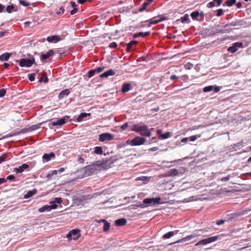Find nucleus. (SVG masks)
<instances>
[{"label": "nucleus", "instance_id": "obj_1", "mask_svg": "<svg viewBox=\"0 0 251 251\" xmlns=\"http://www.w3.org/2000/svg\"><path fill=\"white\" fill-rule=\"evenodd\" d=\"M153 129V128L149 129L148 126L145 125L139 126L136 125H133L131 128L132 131L139 132L141 135L146 137H150L151 135V130Z\"/></svg>", "mask_w": 251, "mask_h": 251}, {"label": "nucleus", "instance_id": "obj_2", "mask_svg": "<svg viewBox=\"0 0 251 251\" xmlns=\"http://www.w3.org/2000/svg\"><path fill=\"white\" fill-rule=\"evenodd\" d=\"M161 198L158 197L155 198H148L145 199L143 201V204L145 206V207L148 206H156L161 204Z\"/></svg>", "mask_w": 251, "mask_h": 251}, {"label": "nucleus", "instance_id": "obj_3", "mask_svg": "<svg viewBox=\"0 0 251 251\" xmlns=\"http://www.w3.org/2000/svg\"><path fill=\"white\" fill-rule=\"evenodd\" d=\"M81 236L79 229L71 230L67 235V237L71 240H77Z\"/></svg>", "mask_w": 251, "mask_h": 251}, {"label": "nucleus", "instance_id": "obj_4", "mask_svg": "<svg viewBox=\"0 0 251 251\" xmlns=\"http://www.w3.org/2000/svg\"><path fill=\"white\" fill-rule=\"evenodd\" d=\"M219 239L218 236H214L212 237H210L207 238L206 239L201 240L198 242L197 243L195 244L196 246H198L199 245H205L206 244L211 243L212 242H215Z\"/></svg>", "mask_w": 251, "mask_h": 251}, {"label": "nucleus", "instance_id": "obj_5", "mask_svg": "<svg viewBox=\"0 0 251 251\" xmlns=\"http://www.w3.org/2000/svg\"><path fill=\"white\" fill-rule=\"evenodd\" d=\"M19 65L22 67H30L35 63L34 59L23 58L19 60Z\"/></svg>", "mask_w": 251, "mask_h": 251}, {"label": "nucleus", "instance_id": "obj_6", "mask_svg": "<svg viewBox=\"0 0 251 251\" xmlns=\"http://www.w3.org/2000/svg\"><path fill=\"white\" fill-rule=\"evenodd\" d=\"M109 161V159H108L106 158V159H102L101 160L96 161L93 162V163H92V164L94 166V167L95 168H97V170L99 168H104V169L107 168H106V167H107L106 164Z\"/></svg>", "mask_w": 251, "mask_h": 251}, {"label": "nucleus", "instance_id": "obj_7", "mask_svg": "<svg viewBox=\"0 0 251 251\" xmlns=\"http://www.w3.org/2000/svg\"><path fill=\"white\" fill-rule=\"evenodd\" d=\"M129 142L131 143L132 146H139L143 145L145 143V142H146V139L141 137L137 136L133 138L131 141H127L128 143Z\"/></svg>", "mask_w": 251, "mask_h": 251}, {"label": "nucleus", "instance_id": "obj_8", "mask_svg": "<svg viewBox=\"0 0 251 251\" xmlns=\"http://www.w3.org/2000/svg\"><path fill=\"white\" fill-rule=\"evenodd\" d=\"M114 136L108 132L103 133L99 135V140L100 142H104L106 141H111L113 140Z\"/></svg>", "mask_w": 251, "mask_h": 251}, {"label": "nucleus", "instance_id": "obj_9", "mask_svg": "<svg viewBox=\"0 0 251 251\" xmlns=\"http://www.w3.org/2000/svg\"><path fill=\"white\" fill-rule=\"evenodd\" d=\"M243 43L242 42H236L234 43L231 47L227 49V50L232 53L236 52L238 48H242Z\"/></svg>", "mask_w": 251, "mask_h": 251}, {"label": "nucleus", "instance_id": "obj_10", "mask_svg": "<svg viewBox=\"0 0 251 251\" xmlns=\"http://www.w3.org/2000/svg\"><path fill=\"white\" fill-rule=\"evenodd\" d=\"M84 169L85 171V175L86 176H90L97 170V168H95L94 166L92 164L86 166Z\"/></svg>", "mask_w": 251, "mask_h": 251}, {"label": "nucleus", "instance_id": "obj_11", "mask_svg": "<svg viewBox=\"0 0 251 251\" xmlns=\"http://www.w3.org/2000/svg\"><path fill=\"white\" fill-rule=\"evenodd\" d=\"M96 222L97 223H101L102 222L104 223V226L103 227V230L104 232H106L108 230H109L110 227V224L108 221L104 219H101L100 220H96Z\"/></svg>", "mask_w": 251, "mask_h": 251}, {"label": "nucleus", "instance_id": "obj_12", "mask_svg": "<svg viewBox=\"0 0 251 251\" xmlns=\"http://www.w3.org/2000/svg\"><path fill=\"white\" fill-rule=\"evenodd\" d=\"M165 19H166V18L164 17H161L157 20H155V18H153L152 19H151L147 21V22H149L148 26H150L151 25L157 24L160 22L164 21Z\"/></svg>", "mask_w": 251, "mask_h": 251}, {"label": "nucleus", "instance_id": "obj_13", "mask_svg": "<svg viewBox=\"0 0 251 251\" xmlns=\"http://www.w3.org/2000/svg\"><path fill=\"white\" fill-rule=\"evenodd\" d=\"M213 89L214 90V92L217 93L220 91V87L216 86L214 88L213 86L209 85L203 88V91L204 92H208L211 91Z\"/></svg>", "mask_w": 251, "mask_h": 251}, {"label": "nucleus", "instance_id": "obj_14", "mask_svg": "<svg viewBox=\"0 0 251 251\" xmlns=\"http://www.w3.org/2000/svg\"><path fill=\"white\" fill-rule=\"evenodd\" d=\"M197 236V235H188L184 238L179 239L174 243L170 244V245H172V244H174L175 243H182V242H186L187 241H189Z\"/></svg>", "mask_w": 251, "mask_h": 251}, {"label": "nucleus", "instance_id": "obj_15", "mask_svg": "<svg viewBox=\"0 0 251 251\" xmlns=\"http://www.w3.org/2000/svg\"><path fill=\"white\" fill-rule=\"evenodd\" d=\"M66 123V118L63 117L61 119H57L56 121H54L52 123L51 125L53 126H63Z\"/></svg>", "mask_w": 251, "mask_h": 251}, {"label": "nucleus", "instance_id": "obj_16", "mask_svg": "<svg viewBox=\"0 0 251 251\" xmlns=\"http://www.w3.org/2000/svg\"><path fill=\"white\" fill-rule=\"evenodd\" d=\"M29 168V165L27 164H23L18 168L14 169V171L17 173H22L24 170L27 169Z\"/></svg>", "mask_w": 251, "mask_h": 251}, {"label": "nucleus", "instance_id": "obj_17", "mask_svg": "<svg viewBox=\"0 0 251 251\" xmlns=\"http://www.w3.org/2000/svg\"><path fill=\"white\" fill-rule=\"evenodd\" d=\"M115 75V72L112 69H109L108 71L105 72L103 74H101L100 77L101 78L108 77L109 76H112Z\"/></svg>", "mask_w": 251, "mask_h": 251}, {"label": "nucleus", "instance_id": "obj_18", "mask_svg": "<svg viewBox=\"0 0 251 251\" xmlns=\"http://www.w3.org/2000/svg\"><path fill=\"white\" fill-rule=\"evenodd\" d=\"M70 93V91L69 89H66L62 91L58 95V98L59 100H61L64 97H67L69 95Z\"/></svg>", "mask_w": 251, "mask_h": 251}, {"label": "nucleus", "instance_id": "obj_19", "mask_svg": "<svg viewBox=\"0 0 251 251\" xmlns=\"http://www.w3.org/2000/svg\"><path fill=\"white\" fill-rule=\"evenodd\" d=\"M47 40L49 42L56 43L60 40V38L59 36L53 35V36H49L47 38Z\"/></svg>", "mask_w": 251, "mask_h": 251}, {"label": "nucleus", "instance_id": "obj_20", "mask_svg": "<svg viewBox=\"0 0 251 251\" xmlns=\"http://www.w3.org/2000/svg\"><path fill=\"white\" fill-rule=\"evenodd\" d=\"M54 54V51L52 50H50L46 53L42 54L41 55V59L42 60H46L49 58L50 56H53Z\"/></svg>", "mask_w": 251, "mask_h": 251}, {"label": "nucleus", "instance_id": "obj_21", "mask_svg": "<svg viewBox=\"0 0 251 251\" xmlns=\"http://www.w3.org/2000/svg\"><path fill=\"white\" fill-rule=\"evenodd\" d=\"M127 221L126 219L121 218L115 221V225L117 226H123L126 224Z\"/></svg>", "mask_w": 251, "mask_h": 251}, {"label": "nucleus", "instance_id": "obj_22", "mask_svg": "<svg viewBox=\"0 0 251 251\" xmlns=\"http://www.w3.org/2000/svg\"><path fill=\"white\" fill-rule=\"evenodd\" d=\"M157 134L159 137L164 139H167L170 136V133L169 132H167L164 134H162V130L160 129L157 130Z\"/></svg>", "mask_w": 251, "mask_h": 251}, {"label": "nucleus", "instance_id": "obj_23", "mask_svg": "<svg viewBox=\"0 0 251 251\" xmlns=\"http://www.w3.org/2000/svg\"><path fill=\"white\" fill-rule=\"evenodd\" d=\"M131 85L130 83H125L123 84L122 91L123 93H126L129 91L131 88Z\"/></svg>", "mask_w": 251, "mask_h": 251}, {"label": "nucleus", "instance_id": "obj_24", "mask_svg": "<svg viewBox=\"0 0 251 251\" xmlns=\"http://www.w3.org/2000/svg\"><path fill=\"white\" fill-rule=\"evenodd\" d=\"M179 230H177L175 231H170L166 234H165L163 236V238L164 239L170 238L171 237L173 236L175 234H176L178 232Z\"/></svg>", "mask_w": 251, "mask_h": 251}, {"label": "nucleus", "instance_id": "obj_25", "mask_svg": "<svg viewBox=\"0 0 251 251\" xmlns=\"http://www.w3.org/2000/svg\"><path fill=\"white\" fill-rule=\"evenodd\" d=\"M150 34V31H147V32H140L139 33H134L133 35V37L134 38H137V37H138L139 36H141L142 37H144L145 36L149 35Z\"/></svg>", "mask_w": 251, "mask_h": 251}, {"label": "nucleus", "instance_id": "obj_26", "mask_svg": "<svg viewBox=\"0 0 251 251\" xmlns=\"http://www.w3.org/2000/svg\"><path fill=\"white\" fill-rule=\"evenodd\" d=\"M236 25V23H232L229 24H226L224 25L221 26V32H228L230 30L228 29H225V28L228 27L230 25L235 26Z\"/></svg>", "mask_w": 251, "mask_h": 251}, {"label": "nucleus", "instance_id": "obj_27", "mask_svg": "<svg viewBox=\"0 0 251 251\" xmlns=\"http://www.w3.org/2000/svg\"><path fill=\"white\" fill-rule=\"evenodd\" d=\"M55 157V154L53 152H50L49 154L45 153L43 156V158L45 159L47 161L50 160L51 158H53Z\"/></svg>", "mask_w": 251, "mask_h": 251}, {"label": "nucleus", "instance_id": "obj_28", "mask_svg": "<svg viewBox=\"0 0 251 251\" xmlns=\"http://www.w3.org/2000/svg\"><path fill=\"white\" fill-rule=\"evenodd\" d=\"M37 192V190L36 189H33L31 191H29L27 192V193L25 195L24 198L25 199H28L32 196H33L34 195H35Z\"/></svg>", "mask_w": 251, "mask_h": 251}, {"label": "nucleus", "instance_id": "obj_29", "mask_svg": "<svg viewBox=\"0 0 251 251\" xmlns=\"http://www.w3.org/2000/svg\"><path fill=\"white\" fill-rule=\"evenodd\" d=\"M11 55V53H6L2 54L1 55H0V60L7 61L8 60Z\"/></svg>", "mask_w": 251, "mask_h": 251}, {"label": "nucleus", "instance_id": "obj_30", "mask_svg": "<svg viewBox=\"0 0 251 251\" xmlns=\"http://www.w3.org/2000/svg\"><path fill=\"white\" fill-rule=\"evenodd\" d=\"M9 153H4L0 156V164L5 161L7 159L10 158Z\"/></svg>", "mask_w": 251, "mask_h": 251}, {"label": "nucleus", "instance_id": "obj_31", "mask_svg": "<svg viewBox=\"0 0 251 251\" xmlns=\"http://www.w3.org/2000/svg\"><path fill=\"white\" fill-rule=\"evenodd\" d=\"M90 113H81L76 119V121L78 122L83 120L84 118L87 117V116H90Z\"/></svg>", "mask_w": 251, "mask_h": 251}, {"label": "nucleus", "instance_id": "obj_32", "mask_svg": "<svg viewBox=\"0 0 251 251\" xmlns=\"http://www.w3.org/2000/svg\"><path fill=\"white\" fill-rule=\"evenodd\" d=\"M224 0H221V4L224 2V4H226L228 6H232L236 2V0H226L224 1Z\"/></svg>", "mask_w": 251, "mask_h": 251}, {"label": "nucleus", "instance_id": "obj_33", "mask_svg": "<svg viewBox=\"0 0 251 251\" xmlns=\"http://www.w3.org/2000/svg\"><path fill=\"white\" fill-rule=\"evenodd\" d=\"M137 44V41L135 40H133L130 42L129 43L127 44V48H126V51H130L131 48H132L133 45H135Z\"/></svg>", "mask_w": 251, "mask_h": 251}, {"label": "nucleus", "instance_id": "obj_34", "mask_svg": "<svg viewBox=\"0 0 251 251\" xmlns=\"http://www.w3.org/2000/svg\"><path fill=\"white\" fill-rule=\"evenodd\" d=\"M216 3L217 5H220V0H213L207 4V7L212 8L215 6Z\"/></svg>", "mask_w": 251, "mask_h": 251}, {"label": "nucleus", "instance_id": "obj_35", "mask_svg": "<svg viewBox=\"0 0 251 251\" xmlns=\"http://www.w3.org/2000/svg\"><path fill=\"white\" fill-rule=\"evenodd\" d=\"M94 153L97 154H103L102 148L101 147H96L94 148Z\"/></svg>", "mask_w": 251, "mask_h": 251}, {"label": "nucleus", "instance_id": "obj_36", "mask_svg": "<svg viewBox=\"0 0 251 251\" xmlns=\"http://www.w3.org/2000/svg\"><path fill=\"white\" fill-rule=\"evenodd\" d=\"M39 81L40 82L44 81L45 83H47L48 82V78L46 73L43 74L42 76L40 78Z\"/></svg>", "mask_w": 251, "mask_h": 251}, {"label": "nucleus", "instance_id": "obj_37", "mask_svg": "<svg viewBox=\"0 0 251 251\" xmlns=\"http://www.w3.org/2000/svg\"><path fill=\"white\" fill-rule=\"evenodd\" d=\"M39 212H43L45 211H50V208L49 205H45L38 209Z\"/></svg>", "mask_w": 251, "mask_h": 251}, {"label": "nucleus", "instance_id": "obj_38", "mask_svg": "<svg viewBox=\"0 0 251 251\" xmlns=\"http://www.w3.org/2000/svg\"><path fill=\"white\" fill-rule=\"evenodd\" d=\"M149 5V2H147L146 1L144 2L142 5V6L139 9L140 12H143L145 10L147 7Z\"/></svg>", "mask_w": 251, "mask_h": 251}, {"label": "nucleus", "instance_id": "obj_39", "mask_svg": "<svg viewBox=\"0 0 251 251\" xmlns=\"http://www.w3.org/2000/svg\"><path fill=\"white\" fill-rule=\"evenodd\" d=\"M199 16V12L198 11H194L191 14V16L193 20H196Z\"/></svg>", "mask_w": 251, "mask_h": 251}, {"label": "nucleus", "instance_id": "obj_40", "mask_svg": "<svg viewBox=\"0 0 251 251\" xmlns=\"http://www.w3.org/2000/svg\"><path fill=\"white\" fill-rule=\"evenodd\" d=\"M180 20L182 23H184L189 20V15L188 14H185L184 16L181 18Z\"/></svg>", "mask_w": 251, "mask_h": 251}, {"label": "nucleus", "instance_id": "obj_41", "mask_svg": "<svg viewBox=\"0 0 251 251\" xmlns=\"http://www.w3.org/2000/svg\"><path fill=\"white\" fill-rule=\"evenodd\" d=\"M96 74L94 70H90L88 72V77L90 78Z\"/></svg>", "mask_w": 251, "mask_h": 251}, {"label": "nucleus", "instance_id": "obj_42", "mask_svg": "<svg viewBox=\"0 0 251 251\" xmlns=\"http://www.w3.org/2000/svg\"><path fill=\"white\" fill-rule=\"evenodd\" d=\"M131 206H133V208L134 209H136L138 207L142 208L145 207V206L143 204V203H140V204H133V205H132Z\"/></svg>", "mask_w": 251, "mask_h": 251}, {"label": "nucleus", "instance_id": "obj_43", "mask_svg": "<svg viewBox=\"0 0 251 251\" xmlns=\"http://www.w3.org/2000/svg\"><path fill=\"white\" fill-rule=\"evenodd\" d=\"M14 8V6L13 5H10L7 6L6 10L8 13H11L12 12V10H13Z\"/></svg>", "mask_w": 251, "mask_h": 251}, {"label": "nucleus", "instance_id": "obj_44", "mask_svg": "<svg viewBox=\"0 0 251 251\" xmlns=\"http://www.w3.org/2000/svg\"><path fill=\"white\" fill-rule=\"evenodd\" d=\"M50 205H49V206L50 207V210L51 209H55L57 208V205L55 203H54L53 201H50Z\"/></svg>", "mask_w": 251, "mask_h": 251}, {"label": "nucleus", "instance_id": "obj_45", "mask_svg": "<svg viewBox=\"0 0 251 251\" xmlns=\"http://www.w3.org/2000/svg\"><path fill=\"white\" fill-rule=\"evenodd\" d=\"M104 69V67H98L96 69H94L96 73H100Z\"/></svg>", "mask_w": 251, "mask_h": 251}, {"label": "nucleus", "instance_id": "obj_46", "mask_svg": "<svg viewBox=\"0 0 251 251\" xmlns=\"http://www.w3.org/2000/svg\"><path fill=\"white\" fill-rule=\"evenodd\" d=\"M53 201L54 203L60 204L62 203V200L61 198H55Z\"/></svg>", "mask_w": 251, "mask_h": 251}, {"label": "nucleus", "instance_id": "obj_47", "mask_svg": "<svg viewBox=\"0 0 251 251\" xmlns=\"http://www.w3.org/2000/svg\"><path fill=\"white\" fill-rule=\"evenodd\" d=\"M35 74H31L28 75V79L30 81H32L35 79Z\"/></svg>", "mask_w": 251, "mask_h": 251}, {"label": "nucleus", "instance_id": "obj_48", "mask_svg": "<svg viewBox=\"0 0 251 251\" xmlns=\"http://www.w3.org/2000/svg\"><path fill=\"white\" fill-rule=\"evenodd\" d=\"M170 173L171 175L176 176L177 175L178 171L176 169H173L170 170Z\"/></svg>", "mask_w": 251, "mask_h": 251}, {"label": "nucleus", "instance_id": "obj_49", "mask_svg": "<svg viewBox=\"0 0 251 251\" xmlns=\"http://www.w3.org/2000/svg\"><path fill=\"white\" fill-rule=\"evenodd\" d=\"M128 123H126L121 126V129L122 130H124L128 127Z\"/></svg>", "mask_w": 251, "mask_h": 251}, {"label": "nucleus", "instance_id": "obj_50", "mask_svg": "<svg viewBox=\"0 0 251 251\" xmlns=\"http://www.w3.org/2000/svg\"><path fill=\"white\" fill-rule=\"evenodd\" d=\"M6 94V90L4 89L0 90V97H3Z\"/></svg>", "mask_w": 251, "mask_h": 251}, {"label": "nucleus", "instance_id": "obj_51", "mask_svg": "<svg viewBox=\"0 0 251 251\" xmlns=\"http://www.w3.org/2000/svg\"><path fill=\"white\" fill-rule=\"evenodd\" d=\"M59 11L56 12V14L58 15L60 14H63L65 11V9L63 7H61L59 9Z\"/></svg>", "mask_w": 251, "mask_h": 251}, {"label": "nucleus", "instance_id": "obj_52", "mask_svg": "<svg viewBox=\"0 0 251 251\" xmlns=\"http://www.w3.org/2000/svg\"><path fill=\"white\" fill-rule=\"evenodd\" d=\"M117 47V44L115 42H112L109 45L110 48L115 49Z\"/></svg>", "mask_w": 251, "mask_h": 251}, {"label": "nucleus", "instance_id": "obj_53", "mask_svg": "<svg viewBox=\"0 0 251 251\" xmlns=\"http://www.w3.org/2000/svg\"><path fill=\"white\" fill-rule=\"evenodd\" d=\"M77 11H78V9L77 8H73V9L71 11L70 14L71 15H73L75 14Z\"/></svg>", "mask_w": 251, "mask_h": 251}, {"label": "nucleus", "instance_id": "obj_54", "mask_svg": "<svg viewBox=\"0 0 251 251\" xmlns=\"http://www.w3.org/2000/svg\"><path fill=\"white\" fill-rule=\"evenodd\" d=\"M19 2L21 4L25 6L28 5V4L24 0H20Z\"/></svg>", "mask_w": 251, "mask_h": 251}, {"label": "nucleus", "instance_id": "obj_55", "mask_svg": "<svg viewBox=\"0 0 251 251\" xmlns=\"http://www.w3.org/2000/svg\"><path fill=\"white\" fill-rule=\"evenodd\" d=\"M229 178H230V176L228 175L227 176H226V177H224L222 178V179H221V180L222 181H226L229 180Z\"/></svg>", "mask_w": 251, "mask_h": 251}, {"label": "nucleus", "instance_id": "obj_56", "mask_svg": "<svg viewBox=\"0 0 251 251\" xmlns=\"http://www.w3.org/2000/svg\"><path fill=\"white\" fill-rule=\"evenodd\" d=\"M158 150V148L157 147H154L149 149L150 151H155Z\"/></svg>", "mask_w": 251, "mask_h": 251}, {"label": "nucleus", "instance_id": "obj_57", "mask_svg": "<svg viewBox=\"0 0 251 251\" xmlns=\"http://www.w3.org/2000/svg\"><path fill=\"white\" fill-rule=\"evenodd\" d=\"M8 33V31H4L0 32V37H2L5 36L6 34Z\"/></svg>", "mask_w": 251, "mask_h": 251}, {"label": "nucleus", "instance_id": "obj_58", "mask_svg": "<svg viewBox=\"0 0 251 251\" xmlns=\"http://www.w3.org/2000/svg\"><path fill=\"white\" fill-rule=\"evenodd\" d=\"M189 139L191 141H195L196 140H197V138L196 136L193 135L190 136Z\"/></svg>", "mask_w": 251, "mask_h": 251}, {"label": "nucleus", "instance_id": "obj_59", "mask_svg": "<svg viewBox=\"0 0 251 251\" xmlns=\"http://www.w3.org/2000/svg\"><path fill=\"white\" fill-rule=\"evenodd\" d=\"M70 3H71V6H72L73 8H76V7H77V5H76V4L75 3V2H74V1H71V2H70Z\"/></svg>", "mask_w": 251, "mask_h": 251}, {"label": "nucleus", "instance_id": "obj_60", "mask_svg": "<svg viewBox=\"0 0 251 251\" xmlns=\"http://www.w3.org/2000/svg\"><path fill=\"white\" fill-rule=\"evenodd\" d=\"M14 178H15L14 176L11 175L8 176L6 178H7V179H8V180H13L14 179Z\"/></svg>", "mask_w": 251, "mask_h": 251}, {"label": "nucleus", "instance_id": "obj_61", "mask_svg": "<svg viewBox=\"0 0 251 251\" xmlns=\"http://www.w3.org/2000/svg\"><path fill=\"white\" fill-rule=\"evenodd\" d=\"M177 78H178V77L176 75H171V77H170V79L171 80H176Z\"/></svg>", "mask_w": 251, "mask_h": 251}, {"label": "nucleus", "instance_id": "obj_62", "mask_svg": "<svg viewBox=\"0 0 251 251\" xmlns=\"http://www.w3.org/2000/svg\"><path fill=\"white\" fill-rule=\"evenodd\" d=\"M85 2H86V0H77V2L80 4H83Z\"/></svg>", "mask_w": 251, "mask_h": 251}, {"label": "nucleus", "instance_id": "obj_63", "mask_svg": "<svg viewBox=\"0 0 251 251\" xmlns=\"http://www.w3.org/2000/svg\"><path fill=\"white\" fill-rule=\"evenodd\" d=\"M188 138L187 137L183 138L181 139V142L182 143H186L188 141Z\"/></svg>", "mask_w": 251, "mask_h": 251}, {"label": "nucleus", "instance_id": "obj_64", "mask_svg": "<svg viewBox=\"0 0 251 251\" xmlns=\"http://www.w3.org/2000/svg\"><path fill=\"white\" fill-rule=\"evenodd\" d=\"M6 179L4 178H0V184L6 182Z\"/></svg>", "mask_w": 251, "mask_h": 251}]
</instances>
